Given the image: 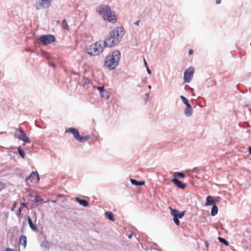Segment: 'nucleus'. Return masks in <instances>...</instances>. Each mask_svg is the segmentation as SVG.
<instances>
[{
  "mask_svg": "<svg viewBox=\"0 0 251 251\" xmlns=\"http://www.w3.org/2000/svg\"><path fill=\"white\" fill-rule=\"evenodd\" d=\"M249 152L250 154H251V147L249 148Z\"/></svg>",
  "mask_w": 251,
  "mask_h": 251,
  "instance_id": "nucleus-44",
  "label": "nucleus"
},
{
  "mask_svg": "<svg viewBox=\"0 0 251 251\" xmlns=\"http://www.w3.org/2000/svg\"><path fill=\"white\" fill-rule=\"evenodd\" d=\"M170 209L171 215L173 216V221L175 224L177 226H179L180 225L179 219H181L184 216L185 211H179L176 209L172 208L171 207H170Z\"/></svg>",
  "mask_w": 251,
  "mask_h": 251,
  "instance_id": "nucleus-6",
  "label": "nucleus"
},
{
  "mask_svg": "<svg viewBox=\"0 0 251 251\" xmlns=\"http://www.w3.org/2000/svg\"><path fill=\"white\" fill-rule=\"evenodd\" d=\"M175 174L176 175V177L178 176V177H180L182 178H184L185 177V174L182 172H177V173H176Z\"/></svg>",
  "mask_w": 251,
  "mask_h": 251,
  "instance_id": "nucleus-29",
  "label": "nucleus"
},
{
  "mask_svg": "<svg viewBox=\"0 0 251 251\" xmlns=\"http://www.w3.org/2000/svg\"><path fill=\"white\" fill-rule=\"evenodd\" d=\"M21 212H22V209L21 208H19L18 210H17V213H16V215L17 216L20 218V216H21Z\"/></svg>",
  "mask_w": 251,
  "mask_h": 251,
  "instance_id": "nucleus-31",
  "label": "nucleus"
},
{
  "mask_svg": "<svg viewBox=\"0 0 251 251\" xmlns=\"http://www.w3.org/2000/svg\"><path fill=\"white\" fill-rule=\"evenodd\" d=\"M4 184L2 182H0V191L3 188Z\"/></svg>",
  "mask_w": 251,
  "mask_h": 251,
  "instance_id": "nucleus-35",
  "label": "nucleus"
},
{
  "mask_svg": "<svg viewBox=\"0 0 251 251\" xmlns=\"http://www.w3.org/2000/svg\"><path fill=\"white\" fill-rule=\"evenodd\" d=\"M147 97L149 98V93H147L146 94Z\"/></svg>",
  "mask_w": 251,
  "mask_h": 251,
  "instance_id": "nucleus-46",
  "label": "nucleus"
},
{
  "mask_svg": "<svg viewBox=\"0 0 251 251\" xmlns=\"http://www.w3.org/2000/svg\"><path fill=\"white\" fill-rule=\"evenodd\" d=\"M38 201V200L36 199V200H35V202H37Z\"/></svg>",
  "mask_w": 251,
  "mask_h": 251,
  "instance_id": "nucleus-49",
  "label": "nucleus"
},
{
  "mask_svg": "<svg viewBox=\"0 0 251 251\" xmlns=\"http://www.w3.org/2000/svg\"><path fill=\"white\" fill-rule=\"evenodd\" d=\"M185 105H186V108L192 109L191 104L188 102L187 103H186Z\"/></svg>",
  "mask_w": 251,
  "mask_h": 251,
  "instance_id": "nucleus-34",
  "label": "nucleus"
},
{
  "mask_svg": "<svg viewBox=\"0 0 251 251\" xmlns=\"http://www.w3.org/2000/svg\"><path fill=\"white\" fill-rule=\"evenodd\" d=\"M6 251H14V250L11 249L7 248Z\"/></svg>",
  "mask_w": 251,
  "mask_h": 251,
  "instance_id": "nucleus-43",
  "label": "nucleus"
},
{
  "mask_svg": "<svg viewBox=\"0 0 251 251\" xmlns=\"http://www.w3.org/2000/svg\"><path fill=\"white\" fill-rule=\"evenodd\" d=\"M56 38L51 34L43 35L39 37L36 40L38 44H41L43 45L51 44L55 42Z\"/></svg>",
  "mask_w": 251,
  "mask_h": 251,
  "instance_id": "nucleus-5",
  "label": "nucleus"
},
{
  "mask_svg": "<svg viewBox=\"0 0 251 251\" xmlns=\"http://www.w3.org/2000/svg\"><path fill=\"white\" fill-rule=\"evenodd\" d=\"M138 87H140V86H140V84L138 85Z\"/></svg>",
  "mask_w": 251,
  "mask_h": 251,
  "instance_id": "nucleus-51",
  "label": "nucleus"
},
{
  "mask_svg": "<svg viewBox=\"0 0 251 251\" xmlns=\"http://www.w3.org/2000/svg\"><path fill=\"white\" fill-rule=\"evenodd\" d=\"M180 98H181L182 102L185 104L186 103H187L188 102V100L184 96H180Z\"/></svg>",
  "mask_w": 251,
  "mask_h": 251,
  "instance_id": "nucleus-30",
  "label": "nucleus"
},
{
  "mask_svg": "<svg viewBox=\"0 0 251 251\" xmlns=\"http://www.w3.org/2000/svg\"><path fill=\"white\" fill-rule=\"evenodd\" d=\"M139 23H140V20H138V21H136L135 23H134V24L137 26H138L139 25Z\"/></svg>",
  "mask_w": 251,
  "mask_h": 251,
  "instance_id": "nucleus-38",
  "label": "nucleus"
},
{
  "mask_svg": "<svg viewBox=\"0 0 251 251\" xmlns=\"http://www.w3.org/2000/svg\"><path fill=\"white\" fill-rule=\"evenodd\" d=\"M18 151L20 155L23 158H24L25 156V151L21 149L20 147L18 148Z\"/></svg>",
  "mask_w": 251,
  "mask_h": 251,
  "instance_id": "nucleus-26",
  "label": "nucleus"
},
{
  "mask_svg": "<svg viewBox=\"0 0 251 251\" xmlns=\"http://www.w3.org/2000/svg\"><path fill=\"white\" fill-rule=\"evenodd\" d=\"M75 200L77 202L84 207H87L89 205V202L86 200L82 199L79 197H75Z\"/></svg>",
  "mask_w": 251,
  "mask_h": 251,
  "instance_id": "nucleus-13",
  "label": "nucleus"
},
{
  "mask_svg": "<svg viewBox=\"0 0 251 251\" xmlns=\"http://www.w3.org/2000/svg\"><path fill=\"white\" fill-rule=\"evenodd\" d=\"M185 105H186V108L192 109L191 104L188 102L187 103H186Z\"/></svg>",
  "mask_w": 251,
  "mask_h": 251,
  "instance_id": "nucleus-33",
  "label": "nucleus"
},
{
  "mask_svg": "<svg viewBox=\"0 0 251 251\" xmlns=\"http://www.w3.org/2000/svg\"><path fill=\"white\" fill-rule=\"evenodd\" d=\"M40 179L39 176L37 171H35L32 172L31 174L25 178V181L26 183H28V180H30L31 182H33L34 181H36L37 182L39 181Z\"/></svg>",
  "mask_w": 251,
  "mask_h": 251,
  "instance_id": "nucleus-10",
  "label": "nucleus"
},
{
  "mask_svg": "<svg viewBox=\"0 0 251 251\" xmlns=\"http://www.w3.org/2000/svg\"><path fill=\"white\" fill-rule=\"evenodd\" d=\"M91 84V83L89 79L84 77L83 79V85L84 89H87Z\"/></svg>",
  "mask_w": 251,
  "mask_h": 251,
  "instance_id": "nucleus-16",
  "label": "nucleus"
},
{
  "mask_svg": "<svg viewBox=\"0 0 251 251\" xmlns=\"http://www.w3.org/2000/svg\"><path fill=\"white\" fill-rule=\"evenodd\" d=\"M221 0H216V3L217 4L221 3Z\"/></svg>",
  "mask_w": 251,
  "mask_h": 251,
  "instance_id": "nucleus-41",
  "label": "nucleus"
},
{
  "mask_svg": "<svg viewBox=\"0 0 251 251\" xmlns=\"http://www.w3.org/2000/svg\"><path fill=\"white\" fill-rule=\"evenodd\" d=\"M65 132L72 133L74 135V137L77 141L80 136V134H79L78 130L75 128H73V127L67 128L65 130Z\"/></svg>",
  "mask_w": 251,
  "mask_h": 251,
  "instance_id": "nucleus-12",
  "label": "nucleus"
},
{
  "mask_svg": "<svg viewBox=\"0 0 251 251\" xmlns=\"http://www.w3.org/2000/svg\"><path fill=\"white\" fill-rule=\"evenodd\" d=\"M218 240H219L220 242H221L222 243H223L224 245H225L226 246L228 245V241H226L224 238L219 237H218Z\"/></svg>",
  "mask_w": 251,
  "mask_h": 251,
  "instance_id": "nucleus-27",
  "label": "nucleus"
},
{
  "mask_svg": "<svg viewBox=\"0 0 251 251\" xmlns=\"http://www.w3.org/2000/svg\"><path fill=\"white\" fill-rule=\"evenodd\" d=\"M100 96L102 98H103L105 100H108L109 98V96L108 94V92L105 90V93L101 92V93H100Z\"/></svg>",
  "mask_w": 251,
  "mask_h": 251,
  "instance_id": "nucleus-24",
  "label": "nucleus"
},
{
  "mask_svg": "<svg viewBox=\"0 0 251 251\" xmlns=\"http://www.w3.org/2000/svg\"><path fill=\"white\" fill-rule=\"evenodd\" d=\"M90 138V136L89 135H86L85 136H81L80 135L77 141L80 143H84Z\"/></svg>",
  "mask_w": 251,
  "mask_h": 251,
  "instance_id": "nucleus-19",
  "label": "nucleus"
},
{
  "mask_svg": "<svg viewBox=\"0 0 251 251\" xmlns=\"http://www.w3.org/2000/svg\"><path fill=\"white\" fill-rule=\"evenodd\" d=\"M130 181L132 185H136V186L143 185L144 184H145V181H138L136 179H134L133 178H130Z\"/></svg>",
  "mask_w": 251,
  "mask_h": 251,
  "instance_id": "nucleus-17",
  "label": "nucleus"
},
{
  "mask_svg": "<svg viewBox=\"0 0 251 251\" xmlns=\"http://www.w3.org/2000/svg\"><path fill=\"white\" fill-rule=\"evenodd\" d=\"M125 34V29L118 27L110 31L105 37L103 45L105 47L111 48L117 45L122 40Z\"/></svg>",
  "mask_w": 251,
  "mask_h": 251,
  "instance_id": "nucleus-1",
  "label": "nucleus"
},
{
  "mask_svg": "<svg viewBox=\"0 0 251 251\" xmlns=\"http://www.w3.org/2000/svg\"><path fill=\"white\" fill-rule=\"evenodd\" d=\"M96 11L104 21H107L112 23H115L117 21L115 13L112 11L107 5L102 4L98 6L96 8Z\"/></svg>",
  "mask_w": 251,
  "mask_h": 251,
  "instance_id": "nucleus-2",
  "label": "nucleus"
},
{
  "mask_svg": "<svg viewBox=\"0 0 251 251\" xmlns=\"http://www.w3.org/2000/svg\"><path fill=\"white\" fill-rule=\"evenodd\" d=\"M27 221H28V224L29 225V227L32 230H37L36 226L33 224L31 219L29 216H28V217H27Z\"/></svg>",
  "mask_w": 251,
  "mask_h": 251,
  "instance_id": "nucleus-18",
  "label": "nucleus"
},
{
  "mask_svg": "<svg viewBox=\"0 0 251 251\" xmlns=\"http://www.w3.org/2000/svg\"><path fill=\"white\" fill-rule=\"evenodd\" d=\"M52 0H37L35 5L37 10H40L49 8Z\"/></svg>",
  "mask_w": 251,
  "mask_h": 251,
  "instance_id": "nucleus-8",
  "label": "nucleus"
},
{
  "mask_svg": "<svg viewBox=\"0 0 251 251\" xmlns=\"http://www.w3.org/2000/svg\"><path fill=\"white\" fill-rule=\"evenodd\" d=\"M5 132H3V131L0 132V134H3V133H5Z\"/></svg>",
  "mask_w": 251,
  "mask_h": 251,
  "instance_id": "nucleus-48",
  "label": "nucleus"
},
{
  "mask_svg": "<svg viewBox=\"0 0 251 251\" xmlns=\"http://www.w3.org/2000/svg\"><path fill=\"white\" fill-rule=\"evenodd\" d=\"M173 183L176 185L178 188L183 189L186 187V184L182 183L176 177V174L174 175V178L171 180Z\"/></svg>",
  "mask_w": 251,
  "mask_h": 251,
  "instance_id": "nucleus-11",
  "label": "nucleus"
},
{
  "mask_svg": "<svg viewBox=\"0 0 251 251\" xmlns=\"http://www.w3.org/2000/svg\"><path fill=\"white\" fill-rule=\"evenodd\" d=\"M94 88H97L100 92V93H101V92H103V93H105V90L104 87L103 86H94Z\"/></svg>",
  "mask_w": 251,
  "mask_h": 251,
  "instance_id": "nucleus-28",
  "label": "nucleus"
},
{
  "mask_svg": "<svg viewBox=\"0 0 251 251\" xmlns=\"http://www.w3.org/2000/svg\"><path fill=\"white\" fill-rule=\"evenodd\" d=\"M14 136L15 138H18V139L24 142L25 143H30V140L27 136L24 130L21 128H17L15 130Z\"/></svg>",
  "mask_w": 251,
  "mask_h": 251,
  "instance_id": "nucleus-7",
  "label": "nucleus"
},
{
  "mask_svg": "<svg viewBox=\"0 0 251 251\" xmlns=\"http://www.w3.org/2000/svg\"><path fill=\"white\" fill-rule=\"evenodd\" d=\"M25 207H26V204L25 203L23 202L21 203V206L19 208L22 209V208Z\"/></svg>",
  "mask_w": 251,
  "mask_h": 251,
  "instance_id": "nucleus-32",
  "label": "nucleus"
},
{
  "mask_svg": "<svg viewBox=\"0 0 251 251\" xmlns=\"http://www.w3.org/2000/svg\"><path fill=\"white\" fill-rule=\"evenodd\" d=\"M26 237L25 235H21L19 240V244L23 246L24 248H25L26 246Z\"/></svg>",
  "mask_w": 251,
  "mask_h": 251,
  "instance_id": "nucleus-15",
  "label": "nucleus"
},
{
  "mask_svg": "<svg viewBox=\"0 0 251 251\" xmlns=\"http://www.w3.org/2000/svg\"><path fill=\"white\" fill-rule=\"evenodd\" d=\"M218 208L216 205H213L211 208V215L215 216L218 213Z\"/></svg>",
  "mask_w": 251,
  "mask_h": 251,
  "instance_id": "nucleus-20",
  "label": "nucleus"
},
{
  "mask_svg": "<svg viewBox=\"0 0 251 251\" xmlns=\"http://www.w3.org/2000/svg\"><path fill=\"white\" fill-rule=\"evenodd\" d=\"M147 72L149 74L151 75V70L149 69V68L148 67H146Z\"/></svg>",
  "mask_w": 251,
  "mask_h": 251,
  "instance_id": "nucleus-36",
  "label": "nucleus"
},
{
  "mask_svg": "<svg viewBox=\"0 0 251 251\" xmlns=\"http://www.w3.org/2000/svg\"><path fill=\"white\" fill-rule=\"evenodd\" d=\"M192 113H193V109H192L186 108L184 110V114L186 117H190L192 115Z\"/></svg>",
  "mask_w": 251,
  "mask_h": 251,
  "instance_id": "nucleus-22",
  "label": "nucleus"
},
{
  "mask_svg": "<svg viewBox=\"0 0 251 251\" xmlns=\"http://www.w3.org/2000/svg\"><path fill=\"white\" fill-rule=\"evenodd\" d=\"M148 88H149V89H151V85H149V86H148Z\"/></svg>",
  "mask_w": 251,
  "mask_h": 251,
  "instance_id": "nucleus-47",
  "label": "nucleus"
},
{
  "mask_svg": "<svg viewBox=\"0 0 251 251\" xmlns=\"http://www.w3.org/2000/svg\"><path fill=\"white\" fill-rule=\"evenodd\" d=\"M193 50L192 49H190L189 50V54L191 55V54H193Z\"/></svg>",
  "mask_w": 251,
  "mask_h": 251,
  "instance_id": "nucleus-39",
  "label": "nucleus"
},
{
  "mask_svg": "<svg viewBox=\"0 0 251 251\" xmlns=\"http://www.w3.org/2000/svg\"><path fill=\"white\" fill-rule=\"evenodd\" d=\"M220 198L219 197H217L214 200H215L216 203L220 201Z\"/></svg>",
  "mask_w": 251,
  "mask_h": 251,
  "instance_id": "nucleus-37",
  "label": "nucleus"
},
{
  "mask_svg": "<svg viewBox=\"0 0 251 251\" xmlns=\"http://www.w3.org/2000/svg\"><path fill=\"white\" fill-rule=\"evenodd\" d=\"M144 64H145L146 67H148L147 63V62H146V61L145 58L144 59Z\"/></svg>",
  "mask_w": 251,
  "mask_h": 251,
  "instance_id": "nucleus-42",
  "label": "nucleus"
},
{
  "mask_svg": "<svg viewBox=\"0 0 251 251\" xmlns=\"http://www.w3.org/2000/svg\"><path fill=\"white\" fill-rule=\"evenodd\" d=\"M105 215H106L107 217L111 221H114L115 220V219L113 216V214L110 211H107L105 213Z\"/></svg>",
  "mask_w": 251,
  "mask_h": 251,
  "instance_id": "nucleus-23",
  "label": "nucleus"
},
{
  "mask_svg": "<svg viewBox=\"0 0 251 251\" xmlns=\"http://www.w3.org/2000/svg\"><path fill=\"white\" fill-rule=\"evenodd\" d=\"M41 247L42 248H44L45 249H46V250H49V248H50V245H49V242L45 240V241H44L41 244Z\"/></svg>",
  "mask_w": 251,
  "mask_h": 251,
  "instance_id": "nucleus-21",
  "label": "nucleus"
},
{
  "mask_svg": "<svg viewBox=\"0 0 251 251\" xmlns=\"http://www.w3.org/2000/svg\"><path fill=\"white\" fill-rule=\"evenodd\" d=\"M26 51H29V50H28V49H27V50H26Z\"/></svg>",
  "mask_w": 251,
  "mask_h": 251,
  "instance_id": "nucleus-50",
  "label": "nucleus"
},
{
  "mask_svg": "<svg viewBox=\"0 0 251 251\" xmlns=\"http://www.w3.org/2000/svg\"><path fill=\"white\" fill-rule=\"evenodd\" d=\"M62 26L64 29H68L69 28V26L68 25L67 21L66 20L64 19L63 20L62 22Z\"/></svg>",
  "mask_w": 251,
  "mask_h": 251,
  "instance_id": "nucleus-25",
  "label": "nucleus"
},
{
  "mask_svg": "<svg viewBox=\"0 0 251 251\" xmlns=\"http://www.w3.org/2000/svg\"><path fill=\"white\" fill-rule=\"evenodd\" d=\"M194 68L191 66L185 71L183 78L185 82L189 83L191 81L194 75Z\"/></svg>",
  "mask_w": 251,
  "mask_h": 251,
  "instance_id": "nucleus-9",
  "label": "nucleus"
},
{
  "mask_svg": "<svg viewBox=\"0 0 251 251\" xmlns=\"http://www.w3.org/2000/svg\"><path fill=\"white\" fill-rule=\"evenodd\" d=\"M121 57V52L116 50L110 53L106 58L104 66L110 70L114 69L119 64Z\"/></svg>",
  "mask_w": 251,
  "mask_h": 251,
  "instance_id": "nucleus-3",
  "label": "nucleus"
},
{
  "mask_svg": "<svg viewBox=\"0 0 251 251\" xmlns=\"http://www.w3.org/2000/svg\"><path fill=\"white\" fill-rule=\"evenodd\" d=\"M205 205L207 206L216 205V201L215 200H214L212 197L211 196H208L206 197Z\"/></svg>",
  "mask_w": 251,
  "mask_h": 251,
  "instance_id": "nucleus-14",
  "label": "nucleus"
},
{
  "mask_svg": "<svg viewBox=\"0 0 251 251\" xmlns=\"http://www.w3.org/2000/svg\"><path fill=\"white\" fill-rule=\"evenodd\" d=\"M16 205V202H15V203L13 204V208L15 207Z\"/></svg>",
  "mask_w": 251,
  "mask_h": 251,
  "instance_id": "nucleus-45",
  "label": "nucleus"
},
{
  "mask_svg": "<svg viewBox=\"0 0 251 251\" xmlns=\"http://www.w3.org/2000/svg\"><path fill=\"white\" fill-rule=\"evenodd\" d=\"M132 235H133V234L132 233H130L128 235V239H131L132 237Z\"/></svg>",
  "mask_w": 251,
  "mask_h": 251,
  "instance_id": "nucleus-40",
  "label": "nucleus"
},
{
  "mask_svg": "<svg viewBox=\"0 0 251 251\" xmlns=\"http://www.w3.org/2000/svg\"><path fill=\"white\" fill-rule=\"evenodd\" d=\"M104 47L103 41H99L89 46L86 49V51L91 55H97L103 51Z\"/></svg>",
  "mask_w": 251,
  "mask_h": 251,
  "instance_id": "nucleus-4",
  "label": "nucleus"
}]
</instances>
